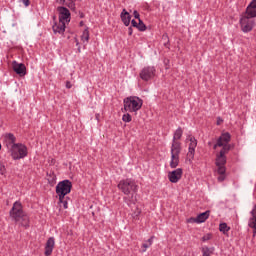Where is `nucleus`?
I'll return each mask as SVG.
<instances>
[{
  "label": "nucleus",
  "mask_w": 256,
  "mask_h": 256,
  "mask_svg": "<svg viewBox=\"0 0 256 256\" xmlns=\"http://www.w3.org/2000/svg\"><path fill=\"white\" fill-rule=\"evenodd\" d=\"M183 177V168H177L173 171L168 172V180L170 183H179Z\"/></svg>",
  "instance_id": "obj_12"
},
{
  "label": "nucleus",
  "mask_w": 256,
  "mask_h": 256,
  "mask_svg": "<svg viewBox=\"0 0 256 256\" xmlns=\"http://www.w3.org/2000/svg\"><path fill=\"white\" fill-rule=\"evenodd\" d=\"M75 43H76V46L78 47V53H81V46H79V40H77V38H75Z\"/></svg>",
  "instance_id": "obj_33"
},
{
  "label": "nucleus",
  "mask_w": 256,
  "mask_h": 256,
  "mask_svg": "<svg viewBox=\"0 0 256 256\" xmlns=\"http://www.w3.org/2000/svg\"><path fill=\"white\" fill-rule=\"evenodd\" d=\"M21 3H23V5H25L26 7H29V5H31V1L30 0H20Z\"/></svg>",
  "instance_id": "obj_31"
},
{
  "label": "nucleus",
  "mask_w": 256,
  "mask_h": 256,
  "mask_svg": "<svg viewBox=\"0 0 256 256\" xmlns=\"http://www.w3.org/2000/svg\"><path fill=\"white\" fill-rule=\"evenodd\" d=\"M118 189L126 195L124 197V201L129 207L137 203V191L139 190V186L135 180L131 178L120 180L118 183Z\"/></svg>",
  "instance_id": "obj_2"
},
{
  "label": "nucleus",
  "mask_w": 256,
  "mask_h": 256,
  "mask_svg": "<svg viewBox=\"0 0 256 256\" xmlns=\"http://www.w3.org/2000/svg\"><path fill=\"white\" fill-rule=\"evenodd\" d=\"M124 111L137 113L143 107V100L137 96L126 97L123 100Z\"/></svg>",
  "instance_id": "obj_5"
},
{
  "label": "nucleus",
  "mask_w": 256,
  "mask_h": 256,
  "mask_svg": "<svg viewBox=\"0 0 256 256\" xmlns=\"http://www.w3.org/2000/svg\"><path fill=\"white\" fill-rule=\"evenodd\" d=\"M71 189H73V183L69 180H63L56 186V195H58L60 200H63L65 195H69V193H71Z\"/></svg>",
  "instance_id": "obj_7"
},
{
  "label": "nucleus",
  "mask_w": 256,
  "mask_h": 256,
  "mask_svg": "<svg viewBox=\"0 0 256 256\" xmlns=\"http://www.w3.org/2000/svg\"><path fill=\"white\" fill-rule=\"evenodd\" d=\"M246 15L248 17L255 18L256 17V0H252L250 4L246 8Z\"/></svg>",
  "instance_id": "obj_18"
},
{
  "label": "nucleus",
  "mask_w": 256,
  "mask_h": 256,
  "mask_svg": "<svg viewBox=\"0 0 256 256\" xmlns=\"http://www.w3.org/2000/svg\"><path fill=\"white\" fill-rule=\"evenodd\" d=\"M133 15H134L135 19H138V21H139V19H141L140 15H139V12L137 10H134Z\"/></svg>",
  "instance_id": "obj_32"
},
{
  "label": "nucleus",
  "mask_w": 256,
  "mask_h": 256,
  "mask_svg": "<svg viewBox=\"0 0 256 256\" xmlns=\"http://www.w3.org/2000/svg\"><path fill=\"white\" fill-rule=\"evenodd\" d=\"M79 14H80L81 19H83V17H85V14H83V12H79Z\"/></svg>",
  "instance_id": "obj_41"
},
{
  "label": "nucleus",
  "mask_w": 256,
  "mask_h": 256,
  "mask_svg": "<svg viewBox=\"0 0 256 256\" xmlns=\"http://www.w3.org/2000/svg\"><path fill=\"white\" fill-rule=\"evenodd\" d=\"M213 253H215L214 247L209 248V247L205 246L202 248V256H211V255H213Z\"/></svg>",
  "instance_id": "obj_23"
},
{
  "label": "nucleus",
  "mask_w": 256,
  "mask_h": 256,
  "mask_svg": "<svg viewBox=\"0 0 256 256\" xmlns=\"http://www.w3.org/2000/svg\"><path fill=\"white\" fill-rule=\"evenodd\" d=\"M188 223H197V221H195V218H190L188 219Z\"/></svg>",
  "instance_id": "obj_40"
},
{
  "label": "nucleus",
  "mask_w": 256,
  "mask_h": 256,
  "mask_svg": "<svg viewBox=\"0 0 256 256\" xmlns=\"http://www.w3.org/2000/svg\"><path fill=\"white\" fill-rule=\"evenodd\" d=\"M209 239H211V235H206V236H203L202 240L203 241H209Z\"/></svg>",
  "instance_id": "obj_34"
},
{
  "label": "nucleus",
  "mask_w": 256,
  "mask_h": 256,
  "mask_svg": "<svg viewBox=\"0 0 256 256\" xmlns=\"http://www.w3.org/2000/svg\"><path fill=\"white\" fill-rule=\"evenodd\" d=\"M120 18L121 21L124 23L125 27H129V25H131V14H129L126 9L122 10Z\"/></svg>",
  "instance_id": "obj_19"
},
{
  "label": "nucleus",
  "mask_w": 256,
  "mask_h": 256,
  "mask_svg": "<svg viewBox=\"0 0 256 256\" xmlns=\"http://www.w3.org/2000/svg\"><path fill=\"white\" fill-rule=\"evenodd\" d=\"M189 141L187 159L190 163H193V159H195V149H197V139L195 137H190Z\"/></svg>",
  "instance_id": "obj_10"
},
{
  "label": "nucleus",
  "mask_w": 256,
  "mask_h": 256,
  "mask_svg": "<svg viewBox=\"0 0 256 256\" xmlns=\"http://www.w3.org/2000/svg\"><path fill=\"white\" fill-rule=\"evenodd\" d=\"M47 181L49 183V185H55V183H57V176H55V173H47Z\"/></svg>",
  "instance_id": "obj_24"
},
{
  "label": "nucleus",
  "mask_w": 256,
  "mask_h": 256,
  "mask_svg": "<svg viewBox=\"0 0 256 256\" xmlns=\"http://www.w3.org/2000/svg\"><path fill=\"white\" fill-rule=\"evenodd\" d=\"M67 199H68V197H65V196H63L62 200H61V198H59V203H60L61 205H63V208H64V209H68V208H69Z\"/></svg>",
  "instance_id": "obj_29"
},
{
  "label": "nucleus",
  "mask_w": 256,
  "mask_h": 256,
  "mask_svg": "<svg viewBox=\"0 0 256 256\" xmlns=\"http://www.w3.org/2000/svg\"><path fill=\"white\" fill-rule=\"evenodd\" d=\"M57 11L59 13V21H62V23H69L71 21V12L69 9L59 6Z\"/></svg>",
  "instance_id": "obj_11"
},
{
  "label": "nucleus",
  "mask_w": 256,
  "mask_h": 256,
  "mask_svg": "<svg viewBox=\"0 0 256 256\" xmlns=\"http://www.w3.org/2000/svg\"><path fill=\"white\" fill-rule=\"evenodd\" d=\"M12 65L13 70L15 71V73H17V75H19L20 77H25V75H27V67H25V64H19L17 63V61H14Z\"/></svg>",
  "instance_id": "obj_13"
},
{
  "label": "nucleus",
  "mask_w": 256,
  "mask_h": 256,
  "mask_svg": "<svg viewBox=\"0 0 256 256\" xmlns=\"http://www.w3.org/2000/svg\"><path fill=\"white\" fill-rule=\"evenodd\" d=\"M131 216L134 221H139V217L141 216V208L138 206L132 208Z\"/></svg>",
  "instance_id": "obj_22"
},
{
  "label": "nucleus",
  "mask_w": 256,
  "mask_h": 256,
  "mask_svg": "<svg viewBox=\"0 0 256 256\" xmlns=\"http://www.w3.org/2000/svg\"><path fill=\"white\" fill-rule=\"evenodd\" d=\"M4 141L6 142L7 149H10L12 145H17V143H15V141H17V138L13 133L4 134Z\"/></svg>",
  "instance_id": "obj_17"
},
{
  "label": "nucleus",
  "mask_w": 256,
  "mask_h": 256,
  "mask_svg": "<svg viewBox=\"0 0 256 256\" xmlns=\"http://www.w3.org/2000/svg\"><path fill=\"white\" fill-rule=\"evenodd\" d=\"M132 117H131V114L129 113H126L122 116V121H124V123H131L132 121Z\"/></svg>",
  "instance_id": "obj_30"
},
{
  "label": "nucleus",
  "mask_w": 256,
  "mask_h": 256,
  "mask_svg": "<svg viewBox=\"0 0 256 256\" xmlns=\"http://www.w3.org/2000/svg\"><path fill=\"white\" fill-rule=\"evenodd\" d=\"M52 29L55 35H57V33H59V35H63L66 29L65 22H62L61 20H59L58 22H55L54 25L52 26Z\"/></svg>",
  "instance_id": "obj_15"
},
{
  "label": "nucleus",
  "mask_w": 256,
  "mask_h": 256,
  "mask_svg": "<svg viewBox=\"0 0 256 256\" xmlns=\"http://www.w3.org/2000/svg\"><path fill=\"white\" fill-rule=\"evenodd\" d=\"M84 23L83 21L80 22V27H83Z\"/></svg>",
  "instance_id": "obj_42"
},
{
  "label": "nucleus",
  "mask_w": 256,
  "mask_h": 256,
  "mask_svg": "<svg viewBox=\"0 0 256 256\" xmlns=\"http://www.w3.org/2000/svg\"><path fill=\"white\" fill-rule=\"evenodd\" d=\"M81 41H83V43H89V28H86L82 35H81Z\"/></svg>",
  "instance_id": "obj_26"
},
{
  "label": "nucleus",
  "mask_w": 256,
  "mask_h": 256,
  "mask_svg": "<svg viewBox=\"0 0 256 256\" xmlns=\"http://www.w3.org/2000/svg\"><path fill=\"white\" fill-rule=\"evenodd\" d=\"M1 175H5V166H0Z\"/></svg>",
  "instance_id": "obj_36"
},
{
  "label": "nucleus",
  "mask_w": 256,
  "mask_h": 256,
  "mask_svg": "<svg viewBox=\"0 0 256 256\" xmlns=\"http://www.w3.org/2000/svg\"><path fill=\"white\" fill-rule=\"evenodd\" d=\"M71 87H73V85L71 84V82L67 81L66 82V88L71 89Z\"/></svg>",
  "instance_id": "obj_38"
},
{
  "label": "nucleus",
  "mask_w": 256,
  "mask_h": 256,
  "mask_svg": "<svg viewBox=\"0 0 256 256\" xmlns=\"http://www.w3.org/2000/svg\"><path fill=\"white\" fill-rule=\"evenodd\" d=\"M9 215L15 223H19L21 227H29V215L23 211V204H21V201H16L13 204L12 209L9 212Z\"/></svg>",
  "instance_id": "obj_4"
},
{
  "label": "nucleus",
  "mask_w": 256,
  "mask_h": 256,
  "mask_svg": "<svg viewBox=\"0 0 256 256\" xmlns=\"http://www.w3.org/2000/svg\"><path fill=\"white\" fill-rule=\"evenodd\" d=\"M229 141H231V134L228 132L221 134V136L218 138L217 143L214 144L213 149H217V147H222L219 153L216 154L215 159V165L217 167V173L220 175L218 177V181L220 183H223V181L226 179L225 173H227V168L225 165H227V153L231 151V144H229Z\"/></svg>",
  "instance_id": "obj_1"
},
{
  "label": "nucleus",
  "mask_w": 256,
  "mask_h": 256,
  "mask_svg": "<svg viewBox=\"0 0 256 256\" xmlns=\"http://www.w3.org/2000/svg\"><path fill=\"white\" fill-rule=\"evenodd\" d=\"M252 217L249 219L248 226L253 229V237L256 235V204L254 205L252 211L250 212Z\"/></svg>",
  "instance_id": "obj_16"
},
{
  "label": "nucleus",
  "mask_w": 256,
  "mask_h": 256,
  "mask_svg": "<svg viewBox=\"0 0 256 256\" xmlns=\"http://www.w3.org/2000/svg\"><path fill=\"white\" fill-rule=\"evenodd\" d=\"M253 17H249L247 12H245V15L240 18V26L243 31V33H249L253 31Z\"/></svg>",
  "instance_id": "obj_9"
},
{
  "label": "nucleus",
  "mask_w": 256,
  "mask_h": 256,
  "mask_svg": "<svg viewBox=\"0 0 256 256\" xmlns=\"http://www.w3.org/2000/svg\"><path fill=\"white\" fill-rule=\"evenodd\" d=\"M155 75H157V69H155L154 66H146L139 73V77L142 81H151L155 79Z\"/></svg>",
  "instance_id": "obj_8"
},
{
  "label": "nucleus",
  "mask_w": 256,
  "mask_h": 256,
  "mask_svg": "<svg viewBox=\"0 0 256 256\" xmlns=\"http://www.w3.org/2000/svg\"><path fill=\"white\" fill-rule=\"evenodd\" d=\"M128 35H133V28L132 27H129L128 28Z\"/></svg>",
  "instance_id": "obj_39"
},
{
  "label": "nucleus",
  "mask_w": 256,
  "mask_h": 256,
  "mask_svg": "<svg viewBox=\"0 0 256 256\" xmlns=\"http://www.w3.org/2000/svg\"><path fill=\"white\" fill-rule=\"evenodd\" d=\"M231 228L229 227V226H227V223H221L220 225H219V231L221 232V233H223L224 235H225V233H229V230H230Z\"/></svg>",
  "instance_id": "obj_27"
},
{
  "label": "nucleus",
  "mask_w": 256,
  "mask_h": 256,
  "mask_svg": "<svg viewBox=\"0 0 256 256\" xmlns=\"http://www.w3.org/2000/svg\"><path fill=\"white\" fill-rule=\"evenodd\" d=\"M181 137H183V128L178 127L174 132L173 142L171 145V169H177V167H179V155H181V142L177 141H179Z\"/></svg>",
  "instance_id": "obj_3"
},
{
  "label": "nucleus",
  "mask_w": 256,
  "mask_h": 256,
  "mask_svg": "<svg viewBox=\"0 0 256 256\" xmlns=\"http://www.w3.org/2000/svg\"><path fill=\"white\" fill-rule=\"evenodd\" d=\"M221 123H223V120H222L221 117H218V118H217L216 125H221Z\"/></svg>",
  "instance_id": "obj_37"
},
{
  "label": "nucleus",
  "mask_w": 256,
  "mask_h": 256,
  "mask_svg": "<svg viewBox=\"0 0 256 256\" xmlns=\"http://www.w3.org/2000/svg\"><path fill=\"white\" fill-rule=\"evenodd\" d=\"M209 215H211V211L209 210L198 214L195 218L196 223H205L209 219Z\"/></svg>",
  "instance_id": "obj_20"
},
{
  "label": "nucleus",
  "mask_w": 256,
  "mask_h": 256,
  "mask_svg": "<svg viewBox=\"0 0 256 256\" xmlns=\"http://www.w3.org/2000/svg\"><path fill=\"white\" fill-rule=\"evenodd\" d=\"M8 149L14 161H17L19 159H25V157H27V146L23 145L22 143L13 144Z\"/></svg>",
  "instance_id": "obj_6"
},
{
  "label": "nucleus",
  "mask_w": 256,
  "mask_h": 256,
  "mask_svg": "<svg viewBox=\"0 0 256 256\" xmlns=\"http://www.w3.org/2000/svg\"><path fill=\"white\" fill-rule=\"evenodd\" d=\"M155 239V236H151L146 243L142 244L143 252L147 251L151 245H153V240Z\"/></svg>",
  "instance_id": "obj_25"
},
{
  "label": "nucleus",
  "mask_w": 256,
  "mask_h": 256,
  "mask_svg": "<svg viewBox=\"0 0 256 256\" xmlns=\"http://www.w3.org/2000/svg\"><path fill=\"white\" fill-rule=\"evenodd\" d=\"M77 0H66V7H69L71 9V11H75L76 10V7H75V2Z\"/></svg>",
  "instance_id": "obj_28"
},
{
  "label": "nucleus",
  "mask_w": 256,
  "mask_h": 256,
  "mask_svg": "<svg viewBox=\"0 0 256 256\" xmlns=\"http://www.w3.org/2000/svg\"><path fill=\"white\" fill-rule=\"evenodd\" d=\"M53 249H55V238L50 237L46 242L44 255L51 256Z\"/></svg>",
  "instance_id": "obj_14"
},
{
  "label": "nucleus",
  "mask_w": 256,
  "mask_h": 256,
  "mask_svg": "<svg viewBox=\"0 0 256 256\" xmlns=\"http://www.w3.org/2000/svg\"><path fill=\"white\" fill-rule=\"evenodd\" d=\"M56 3H58L59 5H65L66 0H56Z\"/></svg>",
  "instance_id": "obj_35"
},
{
  "label": "nucleus",
  "mask_w": 256,
  "mask_h": 256,
  "mask_svg": "<svg viewBox=\"0 0 256 256\" xmlns=\"http://www.w3.org/2000/svg\"><path fill=\"white\" fill-rule=\"evenodd\" d=\"M132 27H136V29H138V31H146L147 30V26L145 25V23H143V20L139 19L138 23L135 20L131 21Z\"/></svg>",
  "instance_id": "obj_21"
}]
</instances>
